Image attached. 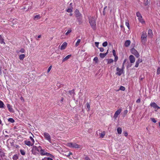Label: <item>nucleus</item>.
<instances>
[{"mask_svg": "<svg viewBox=\"0 0 160 160\" xmlns=\"http://www.w3.org/2000/svg\"><path fill=\"white\" fill-rule=\"evenodd\" d=\"M84 159L85 160H91L90 158L87 156H86L84 158Z\"/></svg>", "mask_w": 160, "mask_h": 160, "instance_id": "obj_60", "label": "nucleus"}, {"mask_svg": "<svg viewBox=\"0 0 160 160\" xmlns=\"http://www.w3.org/2000/svg\"><path fill=\"white\" fill-rule=\"evenodd\" d=\"M139 64V63H138V62H136V64H135V67L138 68V67Z\"/></svg>", "mask_w": 160, "mask_h": 160, "instance_id": "obj_56", "label": "nucleus"}, {"mask_svg": "<svg viewBox=\"0 0 160 160\" xmlns=\"http://www.w3.org/2000/svg\"><path fill=\"white\" fill-rule=\"evenodd\" d=\"M75 15L76 18L82 16L78 10L76 9L75 11Z\"/></svg>", "mask_w": 160, "mask_h": 160, "instance_id": "obj_8", "label": "nucleus"}, {"mask_svg": "<svg viewBox=\"0 0 160 160\" xmlns=\"http://www.w3.org/2000/svg\"><path fill=\"white\" fill-rule=\"evenodd\" d=\"M18 158V157L17 155H15L13 156L12 159L13 160H17Z\"/></svg>", "mask_w": 160, "mask_h": 160, "instance_id": "obj_29", "label": "nucleus"}, {"mask_svg": "<svg viewBox=\"0 0 160 160\" xmlns=\"http://www.w3.org/2000/svg\"><path fill=\"white\" fill-rule=\"evenodd\" d=\"M139 21L142 23H145V21L142 18V17L139 18H138Z\"/></svg>", "mask_w": 160, "mask_h": 160, "instance_id": "obj_24", "label": "nucleus"}, {"mask_svg": "<svg viewBox=\"0 0 160 160\" xmlns=\"http://www.w3.org/2000/svg\"><path fill=\"white\" fill-rule=\"evenodd\" d=\"M136 62H138V63H139L140 62H142V60L141 59L139 58L138 61H137Z\"/></svg>", "mask_w": 160, "mask_h": 160, "instance_id": "obj_48", "label": "nucleus"}, {"mask_svg": "<svg viewBox=\"0 0 160 160\" xmlns=\"http://www.w3.org/2000/svg\"><path fill=\"white\" fill-rule=\"evenodd\" d=\"M108 50L107 52L105 53H100L99 54L100 57L102 58H104L107 55L108 53Z\"/></svg>", "mask_w": 160, "mask_h": 160, "instance_id": "obj_17", "label": "nucleus"}, {"mask_svg": "<svg viewBox=\"0 0 160 160\" xmlns=\"http://www.w3.org/2000/svg\"><path fill=\"white\" fill-rule=\"evenodd\" d=\"M43 136L46 140H48L49 142L51 143V136L48 133L46 132H44Z\"/></svg>", "mask_w": 160, "mask_h": 160, "instance_id": "obj_4", "label": "nucleus"}, {"mask_svg": "<svg viewBox=\"0 0 160 160\" xmlns=\"http://www.w3.org/2000/svg\"><path fill=\"white\" fill-rule=\"evenodd\" d=\"M114 56L115 57L114 61L116 62L118 60V57L117 55H116Z\"/></svg>", "mask_w": 160, "mask_h": 160, "instance_id": "obj_50", "label": "nucleus"}, {"mask_svg": "<svg viewBox=\"0 0 160 160\" xmlns=\"http://www.w3.org/2000/svg\"><path fill=\"white\" fill-rule=\"evenodd\" d=\"M72 8H73L72 7L71 8H69L68 9H67L66 10V11H67V12H70V13L72 12Z\"/></svg>", "mask_w": 160, "mask_h": 160, "instance_id": "obj_27", "label": "nucleus"}, {"mask_svg": "<svg viewBox=\"0 0 160 160\" xmlns=\"http://www.w3.org/2000/svg\"><path fill=\"white\" fill-rule=\"evenodd\" d=\"M48 158H43L42 159V160H48Z\"/></svg>", "mask_w": 160, "mask_h": 160, "instance_id": "obj_62", "label": "nucleus"}, {"mask_svg": "<svg viewBox=\"0 0 160 160\" xmlns=\"http://www.w3.org/2000/svg\"><path fill=\"white\" fill-rule=\"evenodd\" d=\"M67 146L71 148H81V146L75 142H70L67 143Z\"/></svg>", "mask_w": 160, "mask_h": 160, "instance_id": "obj_2", "label": "nucleus"}, {"mask_svg": "<svg viewBox=\"0 0 160 160\" xmlns=\"http://www.w3.org/2000/svg\"><path fill=\"white\" fill-rule=\"evenodd\" d=\"M108 63H112L113 62V60L112 59H108Z\"/></svg>", "mask_w": 160, "mask_h": 160, "instance_id": "obj_31", "label": "nucleus"}, {"mask_svg": "<svg viewBox=\"0 0 160 160\" xmlns=\"http://www.w3.org/2000/svg\"><path fill=\"white\" fill-rule=\"evenodd\" d=\"M39 148H40V149H41V150H40L41 154L42 155H45V154L46 152H45L44 150L42 149L41 148V147L40 146L39 147Z\"/></svg>", "mask_w": 160, "mask_h": 160, "instance_id": "obj_21", "label": "nucleus"}, {"mask_svg": "<svg viewBox=\"0 0 160 160\" xmlns=\"http://www.w3.org/2000/svg\"><path fill=\"white\" fill-rule=\"evenodd\" d=\"M131 52L134 55L138 52L134 48H132L131 49Z\"/></svg>", "mask_w": 160, "mask_h": 160, "instance_id": "obj_20", "label": "nucleus"}, {"mask_svg": "<svg viewBox=\"0 0 160 160\" xmlns=\"http://www.w3.org/2000/svg\"><path fill=\"white\" fill-rule=\"evenodd\" d=\"M4 104L3 102L0 100V108H2L3 107Z\"/></svg>", "mask_w": 160, "mask_h": 160, "instance_id": "obj_30", "label": "nucleus"}, {"mask_svg": "<svg viewBox=\"0 0 160 160\" xmlns=\"http://www.w3.org/2000/svg\"><path fill=\"white\" fill-rule=\"evenodd\" d=\"M20 152L21 153V154L22 155H24L25 154V152L24 151V150H20Z\"/></svg>", "mask_w": 160, "mask_h": 160, "instance_id": "obj_33", "label": "nucleus"}, {"mask_svg": "<svg viewBox=\"0 0 160 160\" xmlns=\"http://www.w3.org/2000/svg\"><path fill=\"white\" fill-rule=\"evenodd\" d=\"M93 61L95 62L96 63H97L98 61V58L97 57H95L93 59Z\"/></svg>", "mask_w": 160, "mask_h": 160, "instance_id": "obj_44", "label": "nucleus"}, {"mask_svg": "<svg viewBox=\"0 0 160 160\" xmlns=\"http://www.w3.org/2000/svg\"><path fill=\"white\" fill-rule=\"evenodd\" d=\"M8 121L11 123H13L14 122V120L12 118H9L8 119Z\"/></svg>", "mask_w": 160, "mask_h": 160, "instance_id": "obj_34", "label": "nucleus"}, {"mask_svg": "<svg viewBox=\"0 0 160 160\" xmlns=\"http://www.w3.org/2000/svg\"><path fill=\"white\" fill-rule=\"evenodd\" d=\"M40 18H41V17H40V15H37L35 16L34 17V20H36L39 19Z\"/></svg>", "mask_w": 160, "mask_h": 160, "instance_id": "obj_25", "label": "nucleus"}, {"mask_svg": "<svg viewBox=\"0 0 160 160\" xmlns=\"http://www.w3.org/2000/svg\"><path fill=\"white\" fill-rule=\"evenodd\" d=\"M123 134L125 137H127L128 135V133L127 132H124Z\"/></svg>", "mask_w": 160, "mask_h": 160, "instance_id": "obj_54", "label": "nucleus"}, {"mask_svg": "<svg viewBox=\"0 0 160 160\" xmlns=\"http://www.w3.org/2000/svg\"><path fill=\"white\" fill-rule=\"evenodd\" d=\"M123 69H124L123 68H121L120 69L118 67H117L116 68L117 72L116 73V74L119 76H121L122 73H123Z\"/></svg>", "mask_w": 160, "mask_h": 160, "instance_id": "obj_6", "label": "nucleus"}, {"mask_svg": "<svg viewBox=\"0 0 160 160\" xmlns=\"http://www.w3.org/2000/svg\"><path fill=\"white\" fill-rule=\"evenodd\" d=\"M95 44L96 46L98 48V46L99 43L98 42H95Z\"/></svg>", "mask_w": 160, "mask_h": 160, "instance_id": "obj_58", "label": "nucleus"}, {"mask_svg": "<svg viewBox=\"0 0 160 160\" xmlns=\"http://www.w3.org/2000/svg\"><path fill=\"white\" fill-rule=\"evenodd\" d=\"M148 35L150 37H151L153 35L151 29H149L148 31Z\"/></svg>", "mask_w": 160, "mask_h": 160, "instance_id": "obj_23", "label": "nucleus"}, {"mask_svg": "<svg viewBox=\"0 0 160 160\" xmlns=\"http://www.w3.org/2000/svg\"><path fill=\"white\" fill-rule=\"evenodd\" d=\"M150 105L153 107V108H154L155 109H156V108H157V109H159L160 108V107L158 106L157 105V104L155 103V102H152V103H151L150 104Z\"/></svg>", "mask_w": 160, "mask_h": 160, "instance_id": "obj_11", "label": "nucleus"}, {"mask_svg": "<svg viewBox=\"0 0 160 160\" xmlns=\"http://www.w3.org/2000/svg\"><path fill=\"white\" fill-rule=\"evenodd\" d=\"M130 61L131 63H133L135 61V58L132 55H130L129 57Z\"/></svg>", "mask_w": 160, "mask_h": 160, "instance_id": "obj_10", "label": "nucleus"}, {"mask_svg": "<svg viewBox=\"0 0 160 160\" xmlns=\"http://www.w3.org/2000/svg\"><path fill=\"white\" fill-rule=\"evenodd\" d=\"M128 112V111L127 110H125L123 112V114L124 115H126Z\"/></svg>", "mask_w": 160, "mask_h": 160, "instance_id": "obj_59", "label": "nucleus"}, {"mask_svg": "<svg viewBox=\"0 0 160 160\" xmlns=\"http://www.w3.org/2000/svg\"><path fill=\"white\" fill-rule=\"evenodd\" d=\"M77 20H78V24L79 25H81L82 24V16L78 17L77 18Z\"/></svg>", "mask_w": 160, "mask_h": 160, "instance_id": "obj_12", "label": "nucleus"}, {"mask_svg": "<svg viewBox=\"0 0 160 160\" xmlns=\"http://www.w3.org/2000/svg\"><path fill=\"white\" fill-rule=\"evenodd\" d=\"M151 120H152V121L154 122V123H155L156 122V120L154 118H151Z\"/></svg>", "mask_w": 160, "mask_h": 160, "instance_id": "obj_49", "label": "nucleus"}, {"mask_svg": "<svg viewBox=\"0 0 160 160\" xmlns=\"http://www.w3.org/2000/svg\"><path fill=\"white\" fill-rule=\"evenodd\" d=\"M67 45V43L66 42H64L61 45L60 48L61 50H63L65 49Z\"/></svg>", "mask_w": 160, "mask_h": 160, "instance_id": "obj_14", "label": "nucleus"}, {"mask_svg": "<svg viewBox=\"0 0 160 160\" xmlns=\"http://www.w3.org/2000/svg\"><path fill=\"white\" fill-rule=\"evenodd\" d=\"M45 154V155H46L47 156L51 157L52 156L51 154L48 152H46Z\"/></svg>", "mask_w": 160, "mask_h": 160, "instance_id": "obj_51", "label": "nucleus"}, {"mask_svg": "<svg viewBox=\"0 0 160 160\" xmlns=\"http://www.w3.org/2000/svg\"><path fill=\"white\" fill-rule=\"evenodd\" d=\"M52 66H50L48 68L47 72H49L50 70H51V68H52Z\"/></svg>", "mask_w": 160, "mask_h": 160, "instance_id": "obj_55", "label": "nucleus"}, {"mask_svg": "<svg viewBox=\"0 0 160 160\" xmlns=\"http://www.w3.org/2000/svg\"><path fill=\"white\" fill-rule=\"evenodd\" d=\"M69 93L71 95H73L75 94V92H74V90H72L71 91H69Z\"/></svg>", "mask_w": 160, "mask_h": 160, "instance_id": "obj_28", "label": "nucleus"}, {"mask_svg": "<svg viewBox=\"0 0 160 160\" xmlns=\"http://www.w3.org/2000/svg\"><path fill=\"white\" fill-rule=\"evenodd\" d=\"M25 57V55L24 54H22L19 55V59L20 60H22Z\"/></svg>", "mask_w": 160, "mask_h": 160, "instance_id": "obj_22", "label": "nucleus"}, {"mask_svg": "<svg viewBox=\"0 0 160 160\" xmlns=\"http://www.w3.org/2000/svg\"><path fill=\"white\" fill-rule=\"evenodd\" d=\"M0 43L1 44H5L4 42V39L1 35H0Z\"/></svg>", "mask_w": 160, "mask_h": 160, "instance_id": "obj_19", "label": "nucleus"}, {"mask_svg": "<svg viewBox=\"0 0 160 160\" xmlns=\"http://www.w3.org/2000/svg\"><path fill=\"white\" fill-rule=\"evenodd\" d=\"M117 132L118 134H121L122 132V129L120 127H118L117 128Z\"/></svg>", "mask_w": 160, "mask_h": 160, "instance_id": "obj_26", "label": "nucleus"}, {"mask_svg": "<svg viewBox=\"0 0 160 160\" xmlns=\"http://www.w3.org/2000/svg\"><path fill=\"white\" fill-rule=\"evenodd\" d=\"M131 43V41L129 40H126L125 42L124 45L126 47H128L130 45Z\"/></svg>", "mask_w": 160, "mask_h": 160, "instance_id": "obj_15", "label": "nucleus"}, {"mask_svg": "<svg viewBox=\"0 0 160 160\" xmlns=\"http://www.w3.org/2000/svg\"><path fill=\"white\" fill-rule=\"evenodd\" d=\"M119 89H120V90L122 91H124L125 90V88L124 87L122 86H121L120 87Z\"/></svg>", "mask_w": 160, "mask_h": 160, "instance_id": "obj_39", "label": "nucleus"}, {"mask_svg": "<svg viewBox=\"0 0 160 160\" xmlns=\"http://www.w3.org/2000/svg\"><path fill=\"white\" fill-rule=\"evenodd\" d=\"M1 68H2V67H0V74H2V72L1 71Z\"/></svg>", "mask_w": 160, "mask_h": 160, "instance_id": "obj_63", "label": "nucleus"}, {"mask_svg": "<svg viewBox=\"0 0 160 160\" xmlns=\"http://www.w3.org/2000/svg\"><path fill=\"white\" fill-rule=\"evenodd\" d=\"M19 52L21 53H23L25 52V50L24 49L22 48L20 49V50L19 51Z\"/></svg>", "mask_w": 160, "mask_h": 160, "instance_id": "obj_45", "label": "nucleus"}, {"mask_svg": "<svg viewBox=\"0 0 160 160\" xmlns=\"http://www.w3.org/2000/svg\"><path fill=\"white\" fill-rule=\"evenodd\" d=\"M71 56V55H67L66 57L65 58H63L62 60V62H64L65 61L67 60H68L69 58Z\"/></svg>", "mask_w": 160, "mask_h": 160, "instance_id": "obj_18", "label": "nucleus"}, {"mask_svg": "<svg viewBox=\"0 0 160 160\" xmlns=\"http://www.w3.org/2000/svg\"><path fill=\"white\" fill-rule=\"evenodd\" d=\"M147 33L146 32L143 31L142 32L141 39L142 44H144L147 42Z\"/></svg>", "mask_w": 160, "mask_h": 160, "instance_id": "obj_3", "label": "nucleus"}, {"mask_svg": "<svg viewBox=\"0 0 160 160\" xmlns=\"http://www.w3.org/2000/svg\"><path fill=\"white\" fill-rule=\"evenodd\" d=\"M98 48L99 49L100 51L101 52H103L104 51V48Z\"/></svg>", "mask_w": 160, "mask_h": 160, "instance_id": "obj_53", "label": "nucleus"}, {"mask_svg": "<svg viewBox=\"0 0 160 160\" xmlns=\"http://www.w3.org/2000/svg\"><path fill=\"white\" fill-rule=\"evenodd\" d=\"M7 105L9 111L11 112H13V110L12 108V106L9 104H7Z\"/></svg>", "mask_w": 160, "mask_h": 160, "instance_id": "obj_13", "label": "nucleus"}, {"mask_svg": "<svg viewBox=\"0 0 160 160\" xmlns=\"http://www.w3.org/2000/svg\"><path fill=\"white\" fill-rule=\"evenodd\" d=\"M112 52L113 53V55L114 56H115L116 55V54L115 51V50L113 49L112 51Z\"/></svg>", "mask_w": 160, "mask_h": 160, "instance_id": "obj_52", "label": "nucleus"}, {"mask_svg": "<svg viewBox=\"0 0 160 160\" xmlns=\"http://www.w3.org/2000/svg\"><path fill=\"white\" fill-rule=\"evenodd\" d=\"M126 61H127V59H125L124 60L123 63L122 64V68L124 69V64H125V63H126Z\"/></svg>", "mask_w": 160, "mask_h": 160, "instance_id": "obj_36", "label": "nucleus"}, {"mask_svg": "<svg viewBox=\"0 0 160 160\" xmlns=\"http://www.w3.org/2000/svg\"><path fill=\"white\" fill-rule=\"evenodd\" d=\"M160 73V68L159 67L158 68L157 71V74H159Z\"/></svg>", "mask_w": 160, "mask_h": 160, "instance_id": "obj_43", "label": "nucleus"}, {"mask_svg": "<svg viewBox=\"0 0 160 160\" xmlns=\"http://www.w3.org/2000/svg\"><path fill=\"white\" fill-rule=\"evenodd\" d=\"M105 135V133L104 132H103L100 134V137L102 138H103Z\"/></svg>", "mask_w": 160, "mask_h": 160, "instance_id": "obj_40", "label": "nucleus"}, {"mask_svg": "<svg viewBox=\"0 0 160 160\" xmlns=\"http://www.w3.org/2000/svg\"><path fill=\"white\" fill-rule=\"evenodd\" d=\"M0 156L1 157H4L5 156V153L1 148H0Z\"/></svg>", "mask_w": 160, "mask_h": 160, "instance_id": "obj_16", "label": "nucleus"}, {"mask_svg": "<svg viewBox=\"0 0 160 160\" xmlns=\"http://www.w3.org/2000/svg\"><path fill=\"white\" fill-rule=\"evenodd\" d=\"M122 109H119L116 111L113 117V118L115 119H116L117 118L118 115L120 113Z\"/></svg>", "mask_w": 160, "mask_h": 160, "instance_id": "obj_7", "label": "nucleus"}, {"mask_svg": "<svg viewBox=\"0 0 160 160\" xmlns=\"http://www.w3.org/2000/svg\"><path fill=\"white\" fill-rule=\"evenodd\" d=\"M136 16L138 18H139L142 17V16L141 15V14L138 12L136 13Z\"/></svg>", "mask_w": 160, "mask_h": 160, "instance_id": "obj_35", "label": "nucleus"}, {"mask_svg": "<svg viewBox=\"0 0 160 160\" xmlns=\"http://www.w3.org/2000/svg\"><path fill=\"white\" fill-rule=\"evenodd\" d=\"M80 42H81V39H78L77 41V42L76 43L75 46L76 47H77L79 45V43Z\"/></svg>", "mask_w": 160, "mask_h": 160, "instance_id": "obj_32", "label": "nucleus"}, {"mask_svg": "<svg viewBox=\"0 0 160 160\" xmlns=\"http://www.w3.org/2000/svg\"><path fill=\"white\" fill-rule=\"evenodd\" d=\"M25 144L28 146H33L34 144L32 142L28 140H25L24 141Z\"/></svg>", "mask_w": 160, "mask_h": 160, "instance_id": "obj_9", "label": "nucleus"}, {"mask_svg": "<svg viewBox=\"0 0 160 160\" xmlns=\"http://www.w3.org/2000/svg\"><path fill=\"white\" fill-rule=\"evenodd\" d=\"M137 58H138L139 57L140 55L138 52L134 55Z\"/></svg>", "mask_w": 160, "mask_h": 160, "instance_id": "obj_57", "label": "nucleus"}, {"mask_svg": "<svg viewBox=\"0 0 160 160\" xmlns=\"http://www.w3.org/2000/svg\"><path fill=\"white\" fill-rule=\"evenodd\" d=\"M48 160H53V159H52V158H48Z\"/></svg>", "mask_w": 160, "mask_h": 160, "instance_id": "obj_64", "label": "nucleus"}, {"mask_svg": "<svg viewBox=\"0 0 160 160\" xmlns=\"http://www.w3.org/2000/svg\"><path fill=\"white\" fill-rule=\"evenodd\" d=\"M107 45H108V42L106 41L102 43V46H103L104 47H105L107 46Z\"/></svg>", "mask_w": 160, "mask_h": 160, "instance_id": "obj_38", "label": "nucleus"}, {"mask_svg": "<svg viewBox=\"0 0 160 160\" xmlns=\"http://www.w3.org/2000/svg\"><path fill=\"white\" fill-rule=\"evenodd\" d=\"M89 22L92 28L94 30L96 29V21L95 17H92L89 18Z\"/></svg>", "mask_w": 160, "mask_h": 160, "instance_id": "obj_1", "label": "nucleus"}, {"mask_svg": "<svg viewBox=\"0 0 160 160\" xmlns=\"http://www.w3.org/2000/svg\"><path fill=\"white\" fill-rule=\"evenodd\" d=\"M30 140L32 141V142L34 144L35 141L34 139H33V138L31 136L30 137Z\"/></svg>", "mask_w": 160, "mask_h": 160, "instance_id": "obj_46", "label": "nucleus"}, {"mask_svg": "<svg viewBox=\"0 0 160 160\" xmlns=\"http://www.w3.org/2000/svg\"><path fill=\"white\" fill-rule=\"evenodd\" d=\"M140 101H141V100H140V98H139V99H138L136 101V102H137V103H140Z\"/></svg>", "mask_w": 160, "mask_h": 160, "instance_id": "obj_61", "label": "nucleus"}, {"mask_svg": "<svg viewBox=\"0 0 160 160\" xmlns=\"http://www.w3.org/2000/svg\"><path fill=\"white\" fill-rule=\"evenodd\" d=\"M144 5L145 6L147 5L148 4V0H145L144 1Z\"/></svg>", "mask_w": 160, "mask_h": 160, "instance_id": "obj_47", "label": "nucleus"}, {"mask_svg": "<svg viewBox=\"0 0 160 160\" xmlns=\"http://www.w3.org/2000/svg\"><path fill=\"white\" fill-rule=\"evenodd\" d=\"M125 25L127 27L128 29H130L129 24L128 21H127V22H126Z\"/></svg>", "mask_w": 160, "mask_h": 160, "instance_id": "obj_37", "label": "nucleus"}, {"mask_svg": "<svg viewBox=\"0 0 160 160\" xmlns=\"http://www.w3.org/2000/svg\"><path fill=\"white\" fill-rule=\"evenodd\" d=\"M87 107L88 109V111H89L90 110V105L88 103H87Z\"/></svg>", "mask_w": 160, "mask_h": 160, "instance_id": "obj_42", "label": "nucleus"}, {"mask_svg": "<svg viewBox=\"0 0 160 160\" xmlns=\"http://www.w3.org/2000/svg\"><path fill=\"white\" fill-rule=\"evenodd\" d=\"M72 31L71 29H69L68 30V31L66 33L65 35H68L69 33H70Z\"/></svg>", "mask_w": 160, "mask_h": 160, "instance_id": "obj_41", "label": "nucleus"}, {"mask_svg": "<svg viewBox=\"0 0 160 160\" xmlns=\"http://www.w3.org/2000/svg\"><path fill=\"white\" fill-rule=\"evenodd\" d=\"M39 148H37L36 146H33L32 150V153L34 155H36L37 153V151H39Z\"/></svg>", "mask_w": 160, "mask_h": 160, "instance_id": "obj_5", "label": "nucleus"}]
</instances>
